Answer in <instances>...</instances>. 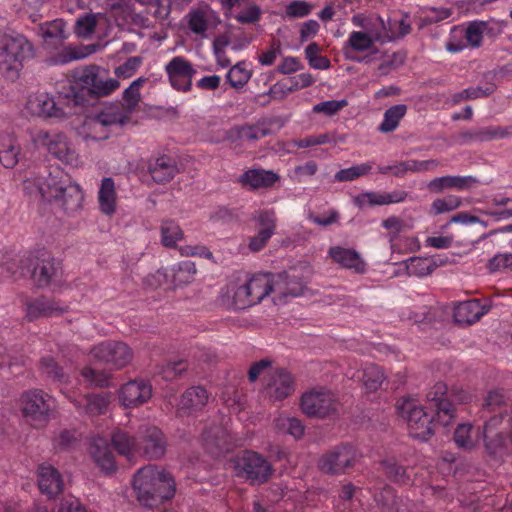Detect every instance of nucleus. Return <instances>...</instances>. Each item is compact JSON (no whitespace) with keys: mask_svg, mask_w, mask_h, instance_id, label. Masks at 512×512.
<instances>
[{"mask_svg":"<svg viewBox=\"0 0 512 512\" xmlns=\"http://www.w3.org/2000/svg\"><path fill=\"white\" fill-rule=\"evenodd\" d=\"M361 380L368 392H374L381 387L385 380V375L379 366L367 364L362 370Z\"/></svg>","mask_w":512,"mask_h":512,"instance_id":"obj_44","label":"nucleus"},{"mask_svg":"<svg viewBox=\"0 0 512 512\" xmlns=\"http://www.w3.org/2000/svg\"><path fill=\"white\" fill-rule=\"evenodd\" d=\"M148 172L156 183H167L171 181L179 169L176 161L168 155H159L150 159Z\"/></svg>","mask_w":512,"mask_h":512,"instance_id":"obj_24","label":"nucleus"},{"mask_svg":"<svg viewBox=\"0 0 512 512\" xmlns=\"http://www.w3.org/2000/svg\"><path fill=\"white\" fill-rule=\"evenodd\" d=\"M320 47L317 43L312 42L305 48V56L309 65L314 69L326 70L330 67V60L319 55Z\"/></svg>","mask_w":512,"mask_h":512,"instance_id":"obj_58","label":"nucleus"},{"mask_svg":"<svg viewBox=\"0 0 512 512\" xmlns=\"http://www.w3.org/2000/svg\"><path fill=\"white\" fill-rule=\"evenodd\" d=\"M347 105L348 101L346 99L328 100L315 104L312 108V111L316 114L322 113L326 116H333Z\"/></svg>","mask_w":512,"mask_h":512,"instance_id":"obj_61","label":"nucleus"},{"mask_svg":"<svg viewBox=\"0 0 512 512\" xmlns=\"http://www.w3.org/2000/svg\"><path fill=\"white\" fill-rule=\"evenodd\" d=\"M363 32L366 33L374 43H386L393 39V35L389 32L383 18L376 15L369 17V22Z\"/></svg>","mask_w":512,"mask_h":512,"instance_id":"obj_40","label":"nucleus"},{"mask_svg":"<svg viewBox=\"0 0 512 512\" xmlns=\"http://www.w3.org/2000/svg\"><path fill=\"white\" fill-rule=\"evenodd\" d=\"M33 57V46L22 34L0 36V73L10 81L19 78L24 62Z\"/></svg>","mask_w":512,"mask_h":512,"instance_id":"obj_3","label":"nucleus"},{"mask_svg":"<svg viewBox=\"0 0 512 512\" xmlns=\"http://www.w3.org/2000/svg\"><path fill=\"white\" fill-rule=\"evenodd\" d=\"M173 282L176 285H186L194 280L197 268L190 260L179 262L173 266Z\"/></svg>","mask_w":512,"mask_h":512,"instance_id":"obj_47","label":"nucleus"},{"mask_svg":"<svg viewBox=\"0 0 512 512\" xmlns=\"http://www.w3.org/2000/svg\"><path fill=\"white\" fill-rule=\"evenodd\" d=\"M462 206L461 197L448 194L445 197L435 199L430 206V213L433 215H440L452 212Z\"/></svg>","mask_w":512,"mask_h":512,"instance_id":"obj_50","label":"nucleus"},{"mask_svg":"<svg viewBox=\"0 0 512 512\" xmlns=\"http://www.w3.org/2000/svg\"><path fill=\"white\" fill-rule=\"evenodd\" d=\"M128 121V114L119 107H108L100 111L85 123L88 129L87 138L104 140L109 136V128L122 126Z\"/></svg>","mask_w":512,"mask_h":512,"instance_id":"obj_12","label":"nucleus"},{"mask_svg":"<svg viewBox=\"0 0 512 512\" xmlns=\"http://www.w3.org/2000/svg\"><path fill=\"white\" fill-rule=\"evenodd\" d=\"M184 237L181 227L172 220H165L161 224V242L165 247H176L177 242Z\"/></svg>","mask_w":512,"mask_h":512,"instance_id":"obj_46","label":"nucleus"},{"mask_svg":"<svg viewBox=\"0 0 512 512\" xmlns=\"http://www.w3.org/2000/svg\"><path fill=\"white\" fill-rule=\"evenodd\" d=\"M360 455L355 447L341 444L326 452L319 459V469L330 475H339L354 466Z\"/></svg>","mask_w":512,"mask_h":512,"instance_id":"obj_11","label":"nucleus"},{"mask_svg":"<svg viewBox=\"0 0 512 512\" xmlns=\"http://www.w3.org/2000/svg\"><path fill=\"white\" fill-rule=\"evenodd\" d=\"M251 75L247 64L245 62H239L230 68L226 79L233 88H241L249 81Z\"/></svg>","mask_w":512,"mask_h":512,"instance_id":"obj_54","label":"nucleus"},{"mask_svg":"<svg viewBox=\"0 0 512 512\" xmlns=\"http://www.w3.org/2000/svg\"><path fill=\"white\" fill-rule=\"evenodd\" d=\"M446 261L437 262L435 257H411L405 261L407 273L411 276L425 277Z\"/></svg>","mask_w":512,"mask_h":512,"instance_id":"obj_38","label":"nucleus"},{"mask_svg":"<svg viewBox=\"0 0 512 512\" xmlns=\"http://www.w3.org/2000/svg\"><path fill=\"white\" fill-rule=\"evenodd\" d=\"M90 354L96 361L119 370L129 365L134 357L133 350L122 341L106 340L94 345Z\"/></svg>","mask_w":512,"mask_h":512,"instance_id":"obj_9","label":"nucleus"},{"mask_svg":"<svg viewBox=\"0 0 512 512\" xmlns=\"http://www.w3.org/2000/svg\"><path fill=\"white\" fill-rule=\"evenodd\" d=\"M397 411L406 420L411 437L426 441L432 434V416L415 399L405 398L397 403Z\"/></svg>","mask_w":512,"mask_h":512,"instance_id":"obj_6","label":"nucleus"},{"mask_svg":"<svg viewBox=\"0 0 512 512\" xmlns=\"http://www.w3.org/2000/svg\"><path fill=\"white\" fill-rule=\"evenodd\" d=\"M374 44V41L363 31H352L343 45V53L349 60L367 63L370 61L368 56L359 57L356 53H377L378 49Z\"/></svg>","mask_w":512,"mask_h":512,"instance_id":"obj_18","label":"nucleus"},{"mask_svg":"<svg viewBox=\"0 0 512 512\" xmlns=\"http://www.w3.org/2000/svg\"><path fill=\"white\" fill-rule=\"evenodd\" d=\"M494 87L493 85H490L483 89L482 87H469L461 92H458L453 95L452 100L455 104L468 99H477L481 97L489 96L491 93H493Z\"/></svg>","mask_w":512,"mask_h":512,"instance_id":"obj_60","label":"nucleus"},{"mask_svg":"<svg viewBox=\"0 0 512 512\" xmlns=\"http://www.w3.org/2000/svg\"><path fill=\"white\" fill-rule=\"evenodd\" d=\"M165 72L173 88L187 92L192 87L196 70L192 63L183 56L173 57L165 66Z\"/></svg>","mask_w":512,"mask_h":512,"instance_id":"obj_15","label":"nucleus"},{"mask_svg":"<svg viewBox=\"0 0 512 512\" xmlns=\"http://www.w3.org/2000/svg\"><path fill=\"white\" fill-rule=\"evenodd\" d=\"M406 191L395 190L392 192H361L353 198V203L360 209L365 207L383 206L401 203L406 200Z\"/></svg>","mask_w":512,"mask_h":512,"instance_id":"obj_19","label":"nucleus"},{"mask_svg":"<svg viewBox=\"0 0 512 512\" xmlns=\"http://www.w3.org/2000/svg\"><path fill=\"white\" fill-rule=\"evenodd\" d=\"M143 452L149 459H159L166 451V440L157 427H147L142 435Z\"/></svg>","mask_w":512,"mask_h":512,"instance_id":"obj_29","label":"nucleus"},{"mask_svg":"<svg viewBox=\"0 0 512 512\" xmlns=\"http://www.w3.org/2000/svg\"><path fill=\"white\" fill-rule=\"evenodd\" d=\"M487 310L477 299L459 303L454 309V319L462 325H470L477 322Z\"/></svg>","mask_w":512,"mask_h":512,"instance_id":"obj_32","label":"nucleus"},{"mask_svg":"<svg viewBox=\"0 0 512 512\" xmlns=\"http://www.w3.org/2000/svg\"><path fill=\"white\" fill-rule=\"evenodd\" d=\"M26 112L40 119H63L68 113L62 103L57 102L53 95L47 92H33L27 97Z\"/></svg>","mask_w":512,"mask_h":512,"instance_id":"obj_13","label":"nucleus"},{"mask_svg":"<svg viewBox=\"0 0 512 512\" xmlns=\"http://www.w3.org/2000/svg\"><path fill=\"white\" fill-rule=\"evenodd\" d=\"M152 397V385L145 380H130L123 384L118 398L125 408H137L147 403Z\"/></svg>","mask_w":512,"mask_h":512,"instance_id":"obj_16","label":"nucleus"},{"mask_svg":"<svg viewBox=\"0 0 512 512\" xmlns=\"http://www.w3.org/2000/svg\"><path fill=\"white\" fill-rule=\"evenodd\" d=\"M229 435L225 429L219 426H215L206 430L203 433V440L207 449L212 450L213 447L219 450H228L229 446Z\"/></svg>","mask_w":512,"mask_h":512,"instance_id":"obj_45","label":"nucleus"},{"mask_svg":"<svg viewBox=\"0 0 512 512\" xmlns=\"http://www.w3.org/2000/svg\"><path fill=\"white\" fill-rule=\"evenodd\" d=\"M98 15L86 13L79 16L75 23V33L81 38H89L95 31Z\"/></svg>","mask_w":512,"mask_h":512,"instance_id":"obj_55","label":"nucleus"},{"mask_svg":"<svg viewBox=\"0 0 512 512\" xmlns=\"http://www.w3.org/2000/svg\"><path fill=\"white\" fill-rule=\"evenodd\" d=\"M274 425L278 432L289 434L294 438H301L305 430L301 420L286 415H279L276 417Z\"/></svg>","mask_w":512,"mask_h":512,"instance_id":"obj_43","label":"nucleus"},{"mask_svg":"<svg viewBox=\"0 0 512 512\" xmlns=\"http://www.w3.org/2000/svg\"><path fill=\"white\" fill-rule=\"evenodd\" d=\"M111 442L118 454L128 458L138 450L136 439L125 431L119 429L112 433Z\"/></svg>","mask_w":512,"mask_h":512,"instance_id":"obj_42","label":"nucleus"},{"mask_svg":"<svg viewBox=\"0 0 512 512\" xmlns=\"http://www.w3.org/2000/svg\"><path fill=\"white\" fill-rule=\"evenodd\" d=\"M34 264V256H19V255H7L1 265L0 274L4 278L9 277H22L25 276L29 271L31 265Z\"/></svg>","mask_w":512,"mask_h":512,"instance_id":"obj_31","label":"nucleus"},{"mask_svg":"<svg viewBox=\"0 0 512 512\" xmlns=\"http://www.w3.org/2000/svg\"><path fill=\"white\" fill-rule=\"evenodd\" d=\"M471 424H460L455 430L454 441L456 445L464 449H472L479 441L478 433L473 435Z\"/></svg>","mask_w":512,"mask_h":512,"instance_id":"obj_53","label":"nucleus"},{"mask_svg":"<svg viewBox=\"0 0 512 512\" xmlns=\"http://www.w3.org/2000/svg\"><path fill=\"white\" fill-rule=\"evenodd\" d=\"M300 407L308 417L325 418L337 411L338 400L329 390L314 389L302 395Z\"/></svg>","mask_w":512,"mask_h":512,"instance_id":"obj_10","label":"nucleus"},{"mask_svg":"<svg viewBox=\"0 0 512 512\" xmlns=\"http://www.w3.org/2000/svg\"><path fill=\"white\" fill-rule=\"evenodd\" d=\"M90 454L95 463L105 472L115 470L114 456L109 450L107 443L102 438L94 439L90 445Z\"/></svg>","mask_w":512,"mask_h":512,"instance_id":"obj_36","label":"nucleus"},{"mask_svg":"<svg viewBox=\"0 0 512 512\" xmlns=\"http://www.w3.org/2000/svg\"><path fill=\"white\" fill-rule=\"evenodd\" d=\"M36 265L32 271V276L39 287H45L50 284L56 276L57 266L54 258L48 253H42L39 257L34 256Z\"/></svg>","mask_w":512,"mask_h":512,"instance_id":"obj_33","label":"nucleus"},{"mask_svg":"<svg viewBox=\"0 0 512 512\" xmlns=\"http://www.w3.org/2000/svg\"><path fill=\"white\" fill-rule=\"evenodd\" d=\"M147 79L139 77L134 80L128 88L123 92V100L126 106V113H129L136 108L141 99L140 89L146 83ZM124 112L125 110L122 109Z\"/></svg>","mask_w":512,"mask_h":512,"instance_id":"obj_52","label":"nucleus"},{"mask_svg":"<svg viewBox=\"0 0 512 512\" xmlns=\"http://www.w3.org/2000/svg\"><path fill=\"white\" fill-rule=\"evenodd\" d=\"M486 26L487 24L483 21H473L464 28V36L467 46L472 48L480 47Z\"/></svg>","mask_w":512,"mask_h":512,"instance_id":"obj_56","label":"nucleus"},{"mask_svg":"<svg viewBox=\"0 0 512 512\" xmlns=\"http://www.w3.org/2000/svg\"><path fill=\"white\" fill-rule=\"evenodd\" d=\"M64 308L58 306L54 301L44 298H38L26 305L25 317L28 321H33L41 317H51L61 314Z\"/></svg>","mask_w":512,"mask_h":512,"instance_id":"obj_35","label":"nucleus"},{"mask_svg":"<svg viewBox=\"0 0 512 512\" xmlns=\"http://www.w3.org/2000/svg\"><path fill=\"white\" fill-rule=\"evenodd\" d=\"M40 32L47 43H60L68 37L66 23L63 19H55L41 24Z\"/></svg>","mask_w":512,"mask_h":512,"instance_id":"obj_39","label":"nucleus"},{"mask_svg":"<svg viewBox=\"0 0 512 512\" xmlns=\"http://www.w3.org/2000/svg\"><path fill=\"white\" fill-rule=\"evenodd\" d=\"M253 219L258 230L273 236L277 225V216L274 209H262L255 212Z\"/></svg>","mask_w":512,"mask_h":512,"instance_id":"obj_51","label":"nucleus"},{"mask_svg":"<svg viewBox=\"0 0 512 512\" xmlns=\"http://www.w3.org/2000/svg\"><path fill=\"white\" fill-rule=\"evenodd\" d=\"M313 9L312 4L304 0L291 1L285 7V14L288 18H303L311 13Z\"/></svg>","mask_w":512,"mask_h":512,"instance_id":"obj_62","label":"nucleus"},{"mask_svg":"<svg viewBox=\"0 0 512 512\" xmlns=\"http://www.w3.org/2000/svg\"><path fill=\"white\" fill-rule=\"evenodd\" d=\"M407 106L405 104H397L389 107L383 115V120L378 126V130L382 133L393 132L399 126L401 119L407 113Z\"/></svg>","mask_w":512,"mask_h":512,"instance_id":"obj_41","label":"nucleus"},{"mask_svg":"<svg viewBox=\"0 0 512 512\" xmlns=\"http://www.w3.org/2000/svg\"><path fill=\"white\" fill-rule=\"evenodd\" d=\"M308 281L295 274H274V295L281 300L304 294Z\"/></svg>","mask_w":512,"mask_h":512,"instance_id":"obj_21","label":"nucleus"},{"mask_svg":"<svg viewBox=\"0 0 512 512\" xmlns=\"http://www.w3.org/2000/svg\"><path fill=\"white\" fill-rule=\"evenodd\" d=\"M247 284V274L239 273L233 276L222 293L223 303L230 309L242 310L253 306Z\"/></svg>","mask_w":512,"mask_h":512,"instance_id":"obj_14","label":"nucleus"},{"mask_svg":"<svg viewBox=\"0 0 512 512\" xmlns=\"http://www.w3.org/2000/svg\"><path fill=\"white\" fill-rule=\"evenodd\" d=\"M19 405L28 422L34 426H44L54 411L55 400L40 389H30L22 393Z\"/></svg>","mask_w":512,"mask_h":512,"instance_id":"obj_5","label":"nucleus"},{"mask_svg":"<svg viewBox=\"0 0 512 512\" xmlns=\"http://www.w3.org/2000/svg\"><path fill=\"white\" fill-rule=\"evenodd\" d=\"M477 183L478 180L471 175H445L431 179L427 183V189L432 194H441L446 190L465 191Z\"/></svg>","mask_w":512,"mask_h":512,"instance_id":"obj_20","label":"nucleus"},{"mask_svg":"<svg viewBox=\"0 0 512 512\" xmlns=\"http://www.w3.org/2000/svg\"><path fill=\"white\" fill-rule=\"evenodd\" d=\"M20 147L16 141L7 138L0 143V163L5 168H13L18 163Z\"/></svg>","mask_w":512,"mask_h":512,"instance_id":"obj_48","label":"nucleus"},{"mask_svg":"<svg viewBox=\"0 0 512 512\" xmlns=\"http://www.w3.org/2000/svg\"><path fill=\"white\" fill-rule=\"evenodd\" d=\"M247 284L251 291L253 306L259 304L270 294H274V274L257 273L251 276L247 274Z\"/></svg>","mask_w":512,"mask_h":512,"instance_id":"obj_28","label":"nucleus"},{"mask_svg":"<svg viewBox=\"0 0 512 512\" xmlns=\"http://www.w3.org/2000/svg\"><path fill=\"white\" fill-rule=\"evenodd\" d=\"M133 489L139 503L153 508L175 495L173 477L155 465L140 468L133 478Z\"/></svg>","mask_w":512,"mask_h":512,"instance_id":"obj_2","label":"nucleus"},{"mask_svg":"<svg viewBox=\"0 0 512 512\" xmlns=\"http://www.w3.org/2000/svg\"><path fill=\"white\" fill-rule=\"evenodd\" d=\"M295 390L294 381L290 373L284 369L275 370L265 387L266 394L273 401H281L290 396Z\"/></svg>","mask_w":512,"mask_h":512,"instance_id":"obj_22","label":"nucleus"},{"mask_svg":"<svg viewBox=\"0 0 512 512\" xmlns=\"http://www.w3.org/2000/svg\"><path fill=\"white\" fill-rule=\"evenodd\" d=\"M372 165L369 163H362L349 168L339 170L334 178L338 182L353 181L361 176L370 173Z\"/></svg>","mask_w":512,"mask_h":512,"instance_id":"obj_57","label":"nucleus"},{"mask_svg":"<svg viewBox=\"0 0 512 512\" xmlns=\"http://www.w3.org/2000/svg\"><path fill=\"white\" fill-rule=\"evenodd\" d=\"M207 402V391L201 386H192L182 394L178 404V413L182 416L195 414L201 411Z\"/></svg>","mask_w":512,"mask_h":512,"instance_id":"obj_25","label":"nucleus"},{"mask_svg":"<svg viewBox=\"0 0 512 512\" xmlns=\"http://www.w3.org/2000/svg\"><path fill=\"white\" fill-rule=\"evenodd\" d=\"M188 25L193 33L203 35L208 27L205 12L202 10L191 11L189 13Z\"/></svg>","mask_w":512,"mask_h":512,"instance_id":"obj_63","label":"nucleus"},{"mask_svg":"<svg viewBox=\"0 0 512 512\" xmlns=\"http://www.w3.org/2000/svg\"><path fill=\"white\" fill-rule=\"evenodd\" d=\"M79 413L91 416L104 414L109 405V397L104 394H89L71 400Z\"/></svg>","mask_w":512,"mask_h":512,"instance_id":"obj_30","label":"nucleus"},{"mask_svg":"<svg viewBox=\"0 0 512 512\" xmlns=\"http://www.w3.org/2000/svg\"><path fill=\"white\" fill-rule=\"evenodd\" d=\"M506 133L500 127H484L462 131L459 134L461 144H470L474 142H484L493 139L503 138Z\"/></svg>","mask_w":512,"mask_h":512,"instance_id":"obj_37","label":"nucleus"},{"mask_svg":"<svg viewBox=\"0 0 512 512\" xmlns=\"http://www.w3.org/2000/svg\"><path fill=\"white\" fill-rule=\"evenodd\" d=\"M505 436L502 432L492 434L490 438H485V447L492 456H501L505 447Z\"/></svg>","mask_w":512,"mask_h":512,"instance_id":"obj_64","label":"nucleus"},{"mask_svg":"<svg viewBox=\"0 0 512 512\" xmlns=\"http://www.w3.org/2000/svg\"><path fill=\"white\" fill-rule=\"evenodd\" d=\"M330 258L341 267L351 269L355 273L362 274L366 271V264L360 254L349 248L341 246L331 247L328 251Z\"/></svg>","mask_w":512,"mask_h":512,"instance_id":"obj_26","label":"nucleus"},{"mask_svg":"<svg viewBox=\"0 0 512 512\" xmlns=\"http://www.w3.org/2000/svg\"><path fill=\"white\" fill-rule=\"evenodd\" d=\"M31 141L38 149H44L65 165L77 167L79 154L69 137L62 132L37 130L31 133Z\"/></svg>","mask_w":512,"mask_h":512,"instance_id":"obj_4","label":"nucleus"},{"mask_svg":"<svg viewBox=\"0 0 512 512\" xmlns=\"http://www.w3.org/2000/svg\"><path fill=\"white\" fill-rule=\"evenodd\" d=\"M37 483L41 493L55 497L63 491V479L59 471L50 464H41L37 469Z\"/></svg>","mask_w":512,"mask_h":512,"instance_id":"obj_23","label":"nucleus"},{"mask_svg":"<svg viewBox=\"0 0 512 512\" xmlns=\"http://www.w3.org/2000/svg\"><path fill=\"white\" fill-rule=\"evenodd\" d=\"M447 387L444 383H436L428 393L427 399L436 409V420L443 426H448L455 420V405L445 397Z\"/></svg>","mask_w":512,"mask_h":512,"instance_id":"obj_17","label":"nucleus"},{"mask_svg":"<svg viewBox=\"0 0 512 512\" xmlns=\"http://www.w3.org/2000/svg\"><path fill=\"white\" fill-rule=\"evenodd\" d=\"M23 188L30 196L58 202L67 211L78 209L83 199L79 185L71 183L59 167L46 168L39 175L26 179Z\"/></svg>","mask_w":512,"mask_h":512,"instance_id":"obj_1","label":"nucleus"},{"mask_svg":"<svg viewBox=\"0 0 512 512\" xmlns=\"http://www.w3.org/2000/svg\"><path fill=\"white\" fill-rule=\"evenodd\" d=\"M98 203L103 214L112 216L116 212L117 194L114 180L111 177L102 179L98 191Z\"/></svg>","mask_w":512,"mask_h":512,"instance_id":"obj_34","label":"nucleus"},{"mask_svg":"<svg viewBox=\"0 0 512 512\" xmlns=\"http://www.w3.org/2000/svg\"><path fill=\"white\" fill-rule=\"evenodd\" d=\"M445 47L451 53L460 52L468 47L464 36V27L454 26L451 29Z\"/></svg>","mask_w":512,"mask_h":512,"instance_id":"obj_59","label":"nucleus"},{"mask_svg":"<svg viewBox=\"0 0 512 512\" xmlns=\"http://www.w3.org/2000/svg\"><path fill=\"white\" fill-rule=\"evenodd\" d=\"M78 84L91 95L106 97L120 87L118 79L109 75L108 70L97 65L86 66L77 75Z\"/></svg>","mask_w":512,"mask_h":512,"instance_id":"obj_7","label":"nucleus"},{"mask_svg":"<svg viewBox=\"0 0 512 512\" xmlns=\"http://www.w3.org/2000/svg\"><path fill=\"white\" fill-rule=\"evenodd\" d=\"M235 473L251 484H262L272 475L273 468L268 460L261 454L246 450L235 459Z\"/></svg>","mask_w":512,"mask_h":512,"instance_id":"obj_8","label":"nucleus"},{"mask_svg":"<svg viewBox=\"0 0 512 512\" xmlns=\"http://www.w3.org/2000/svg\"><path fill=\"white\" fill-rule=\"evenodd\" d=\"M279 178V175L274 171L259 168L245 171L239 176L238 182L243 187L255 190L272 187Z\"/></svg>","mask_w":512,"mask_h":512,"instance_id":"obj_27","label":"nucleus"},{"mask_svg":"<svg viewBox=\"0 0 512 512\" xmlns=\"http://www.w3.org/2000/svg\"><path fill=\"white\" fill-rule=\"evenodd\" d=\"M40 370L43 375L54 382L66 383L68 375L52 357H43L40 360Z\"/></svg>","mask_w":512,"mask_h":512,"instance_id":"obj_49","label":"nucleus"}]
</instances>
